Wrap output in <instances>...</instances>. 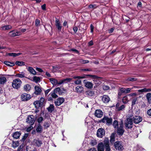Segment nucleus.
Returning a JSON list of instances; mask_svg holds the SVG:
<instances>
[{
	"label": "nucleus",
	"instance_id": "1",
	"mask_svg": "<svg viewBox=\"0 0 151 151\" xmlns=\"http://www.w3.org/2000/svg\"><path fill=\"white\" fill-rule=\"evenodd\" d=\"M22 82L19 78H16L14 80L12 83V87L15 89H18L20 88Z\"/></svg>",
	"mask_w": 151,
	"mask_h": 151
},
{
	"label": "nucleus",
	"instance_id": "2",
	"mask_svg": "<svg viewBox=\"0 0 151 151\" xmlns=\"http://www.w3.org/2000/svg\"><path fill=\"white\" fill-rule=\"evenodd\" d=\"M119 126L116 128V132L119 136L122 135L124 132L123 125L122 122L119 124Z\"/></svg>",
	"mask_w": 151,
	"mask_h": 151
},
{
	"label": "nucleus",
	"instance_id": "3",
	"mask_svg": "<svg viewBox=\"0 0 151 151\" xmlns=\"http://www.w3.org/2000/svg\"><path fill=\"white\" fill-rule=\"evenodd\" d=\"M31 98V95L29 94L23 93L21 95V98L23 101H27L29 100Z\"/></svg>",
	"mask_w": 151,
	"mask_h": 151
},
{
	"label": "nucleus",
	"instance_id": "4",
	"mask_svg": "<svg viewBox=\"0 0 151 151\" xmlns=\"http://www.w3.org/2000/svg\"><path fill=\"white\" fill-rule=\"evenodd\" d=\"M103 122L106 123L107 125H111L112 124V119L111 118H109L107 117H104L102 119Z\"/></svg>",
	"mask_w": 151,
	"mask_h": 151
},
{
	"label": "nucleus",
	"instance_id": "5",
	"mask_svg": "<svg viewBox=\"0 0 151 151\" xmlns=\"http://www.w3.org/2000/svg\"><path fill=\"white\" fill-rule=\"evenodd\" d=\"M26 122L31 124H33L35 122L34 116L33 115H30L28 116L26 119Z\"/></svg>",
	"mask_w": 151,
	"mask_h": 151
},
{
	"label": "nucleus",
	"instance_id": "6",
	"mask_svg": "<svg viewBox=\"0 0 151 151\" xmlns=\"http://www.w3.org/2000/svg\"><path fill=\"white\" fill-rule=\"evenodd\" d=\"M133 122L132 120L129 119H127V121L125 123L126 129H129L132 127Z\"/></svg>",
	"mask_w": 151,
	"mask_h": 151
},
{
	"label": "nucleus",
	"instance_id": "7",
	"mask_svg": "<svg viewBox=\"0 0 151 151\" xmlns=\"http://www.w3.org/2000/svg\"><path fill=\"white\" fill-rule=\"evenodd\" d=\"M105 131L102 128L99 129L97 132V135L99 137L101 138L104 135Z\"/></svg>",
	"mask_w": 151,
	"mask_h": 151
},
{
	"label": "nucleus",
	"instance_id": "8",
	"mask_svg": "<svg viewBox=\"0 0 151 151\" xmlns=\"http://www.w3.org/2000/svg\"><path fill=\"white\" fill-rule=\"evenodd\" d=\"M64 100V99L63 98L59 97L55 101L54 103L56 106H59L63 103Z\"/></svg>",
	"mask_w": 151,
	"mask_h": 151
},
{
	"label": "nucleus",
	"instance_id": "9",
	"mask_svg": "<svg viewBox=\"0 0 151 151\" xmlns=\"http://www.w3.org/2000/svg\"><path fill=\"white\" fill-rule=\"evenodd\" d=\"M101 97L102 101L104 103H108L110 101V98L108 95H104Z\"/></svg>",
	"mask_w": 151,
	"mask_h": 151
},
{
	"label": "nucleus",
	"instance_id": "10",
	"mask_svg": "<svg viewBox=\"0 0 151 151\" xmlns=\"http://www.w3.org/2000/svg\"><path fill=\"white\" fill-rule=\"evenodd\" d=\"M114 146L116 150H122L123 147L119 142H116L114 143Z\"/></svg>",
	"mask_w": 151,
	"mask_h": 151
},
{
	"label": "nucleus",
	"instance_id": "11",
	"mask_svg": "<svg viewBox=\"0 0 151 151\" xmlns=\"http://www.w3.org/2000/svg\"><path fill=\"white\" fill-rule=\"evenodd\" d=\"M35 91L34 93L37 95H39L42 92L41 88L39 86H36L34 88Z\"/></svg>",
	"mask_w": 151,
	"mask_h": 151
},
{
	"label": "nucleus",
	"instance_id": "12",
	"mask_svg": "<svg viewBox=\"0 0 151 151\" xmlns=\"http://www.w3.org/2000/svg\"><path fill=\"white\" fill-rule=\"evenodd\" d=\"M95 115V116L98 118L101 117L103 115V113L100 110H96Z\"/></svg>",
	"mask_w": 151,
	"mask_h": 151
},
{
	"label": "nucleus",
	"instance_id": "13",
	"mask_svg": "<svg viewBox=\"0 0 151 151\" xmlns=\"http://www.w3.org/2000/svg\"><path fill=\"white\" fill-rule=\"evenodd\" d=\"M72 78H67L60 81L59 85L63 83H66L70 82L71 81Z\"/></svg>",
	"mask_w": 151,
	"mask_h": 151
},
{
	"label": "nucleus",
	"instance_id": "14",
	"mask_svg": "<svg viewBox=\"0 0 151 151\" xmlns=\"http://www.w3.org/2000/svg\"><path fill=\"white\" fill-rule=\"evenodd\" d=\"M142 118L141 117L139 116H135L132 120L134 123L135 124H138L142 121Z\"/></svg>",
	"mask_w": 151,
	"mask_h": 151
},
{
	"label": "nucleus",
	"instance_id": "15",
	"mask_svg": "<svg viewBox=\"0 0 151 151\" xmlns=\"http://www.w3.org/2000/svg\"><path fill=\"white\" fill-rule=\"evenodd\" d=\"M104 143L102 142L99 143L97 145V149L98 151H104Z\"/></svg>",
	"mask_w": 151,
	"mask_h": 151
},
{
	"label": "nucleus",
	"instance_id": "16",
	"mask_svg": "<svg viewBox=\"0 0 151 151\" xmlns=\"http://www.w3.org/2000/svg\"><path fill=\"white\" fill-rule=\"evenodd\" d=\"M104 145L106 149V151H110V149L109 146V142L108 140L104 141Z\"/></svg>",
	"mask_w": 151,
	"mask_h": 151
},
{
	"label": "nucleus",
	"instance_id": "17",
	"mask_svg": "<svg viewBox=\"0 0 151 151\" xmlns=\"http://www.w3.org/2000/svg\"><path fill=\"white\" fill-rule=\"evenodd\" d=\"M55 25L58 30L61 31L62 27L61 26L60 22L58 19H56L55 21Z\"/></svg>",
	"mask_w": 151,
	"mask_h": 151
},
{
	"label": "nucleus",
	"instance_id": "18",
	"mask_svg": "<svg viewBox=\"0 0 151 151\" xmlns=\"http://www.w3.org/2000/svg\"><path fill=\"white\" fill-rule=\"evenodd\" d=\"M12 27L11 25H6L2 26L1 27V29L2 30L6 31L11 29Z\"/></svg>",
	"mask_w": 151,
	"mask_h": 151
},
{
	"label": "nucleus",
	"instance_id": "19",
	"mask_svg": "<svg viewBox=\"0 0 151 151\" xmlns=\"http://www.w3.org/2000/svg\"><path fill=\"white\" fill-rule=\"evenodd\" d=\"M85 94L87 96L90 97L93 96L94 95V93L93 91L88 90L85 92Z\"/></svg>",
	"mask_w": 151,
	"mask_h": 151
},
{
	"label": "nucleus",
	"instance_id": "20",
	"mask_svg": "<svg viewBox=\"0 0 151 151\" xmlns=\"http://www.w3.org/2000/svg\"><path fill=\"white\" fill-rule=\"evenodd\" d=\"M50 80L51 83L53 85H60L59 84L60 81H58L57 80L54 78H50Z\"/></svg>",
	"mask_w": 151,
	"mask_h": 151
},
{
	"label": "nucleus",
	"instance_id": "21",
	"mask_svg": "<svg viewBox=\"0 0 151 151\" xmlns=\"http://www.w3.org/2000/svg\"><path fill=\"white\" fill-rule=\"evenodd\" d=\"M33 143L34 145L38 147L41 146L42 144V141L39 139H35L34 140Z\"/></svg>",
	"mask_w": 151,
	"mask_h": 151
},
{
	"label": "nucleus",
	"instance_id": "22",
	"mask_svg": "<svg viewBox=\"0 0 151 151\" xmlns=\"http://www.w3.org/2000/svg\"><path fill=\"white\" fill-rule=\"evenodd\" d=\"M34 104L36 108H38L39 107L42 106L43 105L39 101H35L34 103Z\"/></svg>",
	"mask_w": 151,
	"mask_h": 151
},
{
	"label": "nucleus",
	"instance_id": "23",
	"mask_svg": "<svg viewBox=\"0 0 151 151\" xmlns=\"http://www.w3.org/2000/svg\"><path fill=\"white\" fill-rule=\"evenodd\" d=\"M27 78L30 80V79L29 78ZM31 80L35 82L36 83H37L38 82H40V77L35 76L33 78V80H32L31 79Z\"/></svg>",
	"mask_w": 151,
	"mask_h": 151
},
{
	"label": "nucleus",
	"instance_id": "24",
	"mask_svg": "<svg viewBox=\"0 0 151 151\" xmlns=\"http://www.w3.org/2000/svg\"><path fill=\"white\" fill-rule=\"evenodd\" d=\"M83 90V88L81 86H78L76 88V91L79 93H81Z\"/></svg>",
	"mask_w": 151,
	"mask_h": 151
},
{
	"label": "nucleus",
	"instance_id": "25",
	"mask_svg": "<svg viewBox=\"0 0 151 151\" xmlns=\"http://www.w3.org/2000/svg\"><path fill=\"white\" fill-rule=\"evenodd\" d=\"M23 88L25 91H29L31 90V87L29 84H26L24 86Z\"/></svg>",
	"mask_w": 151,
	"mask_h": 151
},
{
	"label": "nucleus",
	"instance_id": "26",
	"mask_svg": "<svg viewBox=\"0 0 151 151\" xmlns=\"http://www.w3.org/2000/svg\"><path fill=\"white\" fill-rule=\"evenodd\" d=\"M27 70L28 71H29L31 74L34 75H35L36 74V72L35 70L32 67H29L27 69Z\"/></svg>",
	"mask_w": 151,
	"mask_h": 151
},
{
	"label": "nucleus",
	"instance_id": "27",
	"mask_svg": "<svg viewBox=\"0 0 151 151\" xmlns=\"http://www.w3.org/2000/svg\"><path fill=\"white\" fill-rule=\"evenodd\" d=\"M6 81V79L5 77L2 76L0 77V84H4Z\"/></svg>",
	"mask_w": 151,
	"mask_h": 151
},
{
	"label": "nucleus",
	"instance_id": "28",
	"mask_svg": "<svg viewBox=\"0 0 151 151\" xmlns=\"http://www.w3.org/2000/svg\"><path fill=\"white\" fill-rule=\"evenodd\" d=\"M15 76L16 77H19V78H23L25 77V73L23 72H22L19 73L17 74Z\"/></svg>",
	"mask_w": 151,
	"mask_h": 151
},
{
	"label": "nucleus",
	"instance_id": "29",
	"mask_svg": "<svg viewBox=\"0 0 151 151\" xmlns=\"http://www.w3.org/2000/svg\"><path fill=\"white\" fill-rule=\"evenodd\" d=\"M48 111L50 112H52L54 109V106L53 104H50L49 106L47 108Z\"/></svg>",
	"mask_w": 151,
	"mask_h": 151
},
{
	"label": "nucleus",
	"instance_id": "30",
	"mask_svg": "<svg viewBox=\"0 0 151 151\" xmlns=\"http://www.w3.org/2000/svg\"><path fill=\"white\" fill-rule=\"evenodd\" d=\"M42 130V127L40 124H38L36 130L37 132H41Z\"/></svg>",
	"mask_w": 151,
	"mask_h": 151
},
{
	"label": "nucleus",
	"instance_id": "31",
	"mask_svg": "<svg viewBox=\"0 0 151 151\" xmlns=\"http://www.w3.org/2000/svg\"><path fill=\"white\" fill-rule=\"evenodd\" d=\"M85 86L88 88H91L93 87L92 83L90 82H85Z\"/></svg>",
	"mask_w": 151,
	"mask_h": 151
},
{
	"label": "nucleus",
	"instance_id": "32",
	"mask_svg": "<svg viewBox=\"0 0 151 151\" xmlns=\"http://www.w3.org/2000/svg\"><path fill=\"white\" fill-rule=\"evenodd\" d=\"M146 98L149 104L151 103V93H147L146 95Z\"/></svg>",
	"mask_w": 151,
	"mask_h": 151
},
{
	"label": "nucleus",
	"instance_id": "33",
	"mask_svg": "<svg viewBox=\"0 0 151 151\" xmlns=\"http://www.w3.org/2000/svg\"><path fill=\"white\" fill-rule=\"evenodd\" d=\"M22 53H9L8 54V55L10 56H13L15 57L17 56H19Z\"/></svg>",
	"mask_w": 151,
	"mask_h": 151
},
{
	"label": "nucleus",
	"instance_id": "34",
	"mask_svg": "<svg viewBox=\"0 0 151 151\" xmlns=\"http://www.w3.org/2000/svg\"><path fill=\"white\" fill-rule=\"evenodd\" d=\"M122 93H126V89L124 88H122L120 89L118 93V95L121 96Z\"/></svg>",
	"mask_w": 151,
	"mask_h": 151
},
{
	"label": "nucleus",
	"instance_id": "35",
	"mask_svg": "<svg viewBox=\"0 0 151 151\" xmlns=\"http://www.w3.org/2000/svg\"><path fill=\"white\" fill-rule=\"evenodd\" d=\"M8 36L10 37H14L16 36L15 30L10 31L8 34Z\"/></svg>",
	"mask_w": 151,
	"mask_h": 151
},
{
	"label": "nucleus",
	"instance_id": "36",
	"mask_svg": "<svg viewBox=\"0 0 151 151\" xmlns=\"http://www.w3.org/2000/svg\"><path fill=\"white\" fill-rule=\"evenodd\" d=\"M4 63L7 65L11 67L15 65L14 63L13 62H11L8 61H4Z\"/></svg>",
	"mask_w": 151,
	"mask_h": 151
},
{
	"label": "nucleus",
	"instance_id": "37",
	"mask_svg": "<svg viewBox=\"0 0 151 151\" xmlns=\"http://www.w3.org/2000/svg\"><path fill=\"white\" fill-rule=\"evenodd\" d=\"M54 92L57 93L58 92L59 94L60 95L62 93V91L60 89V88L59 87H58L55 88L53 91Z\"/></svg>",
	"mask_w": 151,
	"mask_h": 151
},
{
	"label": "nucleus",
	"instance_id": "38",
	"mask_svg": "<svg viewBox=\"0 0 151 151\" xmlns=\"http://www.w3.org/2000/svg\"><path fill=\"white\" fill-rule=\"evenodd\" d=\"M20 133L18 132H16L14 133L13 137L14 138L17 139L19 137Z\"/></svg>",
	"mask_w": 151,
	"mask_h": 151
},
{
	"label": "nucleus",
	"instance_id": "39",
	"mask_svg": "<svg viewBox=\"0 0 151 151\" xmlns=\"http://www.w3.org/2000/svg\"><path fill=\"white\" fill-rule=\"evenodd\" d=\"M118 122L117 121L114 120L113 122L112 125L115 128H117L118 127Z\"/></svg>",
	"mask_w": 151,
	"mask_h": 151
},
{
	"label": "nucleus",
	"instance_id": "40",
	"mask_svg": "<svg viewBox=\"0 0 151 151\" xmlns=\"http://www.w3.org/2000/svg\"><path fill=\"white\" fill-rule=\"evenodd\" d=\"M127 81H135L137 80V79L136 78L129 77L127 79Z\"/></svg>",
	"mask_w": 151,
	"mask_h": 151
},
{
	"label": "nucleus",
	"instance_id": "41",
	"mask_svg": "<svg viewBox=\"0 0 151 151\" xmlns=\"http://www.w3.org/2000/svg\"><path fill=\"white\" fill-rule=\"evenodd\" d=\"M15 64L18 66H22L24 65V63L22 61H17Z\"/></svg>",
	"mask_w": 151,
	"mask_h": 151
},
{
	"label": "nucleus",
	"instance_id": "42",
	"mask_svg": "<svg viewBox=\"0 0 151 151\" xmlns=\"http://www.w3.org/2000/svg\"><path fill=\"white\" fill-rule=\"evenodd\" d=\"M56 93L53 91L50 93V94L53 98L55 99L58 97V95Z\"/></svg>",
	"mask_w": 151,
	"mask_h": 151
},
{
	"label": "nucleus",
	"instance_id": "43",
	"mask_svg": "<svg viewBox=\"0 0 151 151\" xmlns=\"http://www.w3.org/2000/svg\"><path fill=\"white\" fill-rule=\"evenodd\" d=\"M93 81L95 84L98 85L101 83V81L98 79H95Z\"/></svg>",
	"mask_w": 151,
	"mask_h": 151
},
{
	"label": "nucleus",
	"instance_id": "44",
	"mask_svg": "<svg viewBox=\"0 0 151 151\" xmlns=\"http://www.w3.org/2000/svg\"><path fill=\"white\" fill-rule=\"evenodd\" d=\"M137 99L138 98L137 97H133L132 98V105H135L136 103V102L137 100Z\"/></svg>",
	"mask_w": 151,
	"mask_h": 151
},
{
	"label": "nucleus",
	"instance_id": "45",
	"mask_svg": "<svg viewBox=\"0 0 151 151\" xmlns=\"http://www.w3.org/2000/svg\"><path fill=\"white\" fill-rule=\"evenodd\" d=\"M123 103L126 104L128 102V98L127 96H125L122 99Z\"/></svg>",
	"mask_w": 151,
	"mask_h": 151
},
{
	"label": "nucleus",
	"instance_id": "46",
	"mask_svg": "<svg viewBox=\"0 0 151 151\" xmlns=\"http://www.w3.org/2000/svg\"><path fill=\"white\" fill-rule=\"evenodd\" d=\"M115 140L114 134H112L110 136V142H114Z\"/></svg>",
	"mask_w": 151,
	"mask_h": 151
},
{
	"label": "nucleus",
	"instance_id": "47",
	"mask_svg": "<svg viewBox=\"0 0 151 151\" xmlns=\"http://www.w3.org/2000/svg\"><path fill=\"white\" fill-rule=\"evenodd\" d=\"M125 106L124 105H121L120 107H117V110L119 111L120 110H123L124 109Z\"/></svg>",
	"mask_w": 151,
	"mask_h": 151
},
{
	"label": "nucleus",
	"instance_id": "48",
	"mask_svg": "<svg viewBox=\"0 0 151 151\" xmlns=\"http://www.w3.org/2000/svg\"><path fill=\"white\" fill-rule=\"evenodd\" d=\"M92 146H94L97 144L96 141L95 140H91L90 142Z\"/></svg>",
	"mask_w": 151,
	"mask_h": 151
},
{
	"label": "nucleus",
	"instance_id": "49",
	"mask_svg": "<svg viewBox=\"0 0 151 151\" xmlns=\"http://www.w3.org/2000/svg\"><path fill=\"white\" fill-rule=\"evenodd\" d=\"M97 7L96 5L95 4H90L88 6L89 8H93L94 9H96Z\"/></svg>",
	"mask_w": 151,
	"mask_h": 151
},
{
	"label": "nucleus",
	"instance_id": "50",
	"mask_svg": "<svg viewBox=\"0 0 151 151\" xmlns=\"http://www.w3.org/2000/svg\"><path fill=\"white\" fill-rule=\"evenodd\" d=\"M138 91L139 93H144L146 92V88H144L142 89H139L138 90Z\"/></svg>",
	"mask_w": 151,
	"mask_h": 151
},
{
	"label": "nucleus",
	"instance_id": "51",
	"mask_svg": "<svg viewBox=\"0 0 151 151\" xmlns=\"http://www.w3.org/2000/svg\"><path fill=\"white\" fill-rule=\"evenodd\" d=\"M40 21L39 20L36 19L35 20V25L36 26H38L40 25Z\"/></svg>",
	"mask_w": 151,
	"mask_h": 151
},
{
	"label": "nucleus",
	"instance_id": "52",
	"mask_svg": "<svg viewBox=\"0 0 151 151\" xmlns=\"http://www.w3.org/2000/svg\"><path fill=\"white\" fill-rule=\"evenodd\" d=\"M83 76H85L86 77L85 78H87L88 77L94 78L95 77V76L91 75H83Z\"/></svg>",
	"mask_w": 151,
	"mask_h": 151
},
{
	"label": "nucleus",
	"instance_id": "53",
	"mask_svg": "<svg viewBox=\"0 0 151 151\" xmlns=\"http://www.w3.org/2000/svg\"><path fill=\"white\" fill-rule=\"evenodd\" d=\"M109 87L106 85H104L103 87V88L104 90H107L109 89Z\"/></svg>",
	"mask_w": 151,
	"mask_h": 151
},
{
	"label": "nucleus",
	"instance_id": "54",
	"mask_svg": "<svg viewBox=\"0 0 151 151\" xmlns=\"http://www.w3.org/2000/svg\"><path fill=\"white\" fill-rule=\"evenodd\" d=\"M43 120V118L42 117H39L37 119V122L40 123L42 122Z\"/></svg>",
	"mask_w": 151,
	"mask_h": 151
},
{
	"label": "nucleus",
	"instance_id": "55",
	"mask_svg": "<svg viewBox=\"0 0 151 151\" xmlns=\"http://www.w3.org/2000/svg\"><path fill=\"white\" fill-rule=\"evenodd\" d=\"M86 77L85 76H75L74 77V78L75 79L76 78H78V79H83L86 78Z\"/></svg>",
	"mask_w": 151,
	"mask_h": 151
},
{
	"label": "nucleus",
	"instance_id": "56",
	"mask_svg": "<svg viewBox=\"0 0 151 151\" xmlns=\"http://www.w3.org/2000/svg\"><path fill=\"white\" fill-rule=\"evenodd\" d=\"M74 83L76 84L79 85V84H80L81 83V82L80 80H78L76 81H75Z\"/></svg>",
	"mask_w": 151,
	"mask_h": 151
},
{
	"label": "nucleus",
	"instance_id": "57",
	"mask_svg": "<svg viewBox=\"0 0 151 151\" xmlns=\"http://www.w3.org/2000/svg\"><path fill=\"white\" fill-rule=\"evenodd\" d=\"M43 126L46 128L48 127H49V124L47 122H45L43 124Z\"/></svg>",
	"mask_w": 151,
	"mask_h": 151
},
{
	"label": "nucleus",
	"instance_id": "58",
	"mask_svg": "<svg viewBox=\"0 0 151 151\" xmlns=\"http://www.w3.org/2000/svg\"><path fill=\"white\" fill-rule=\"evenodd\" d=\"M90 28L91 29V32L93 33V31L94 27L93 26L92 24H91L90 26Z\"/></svg>",
	"mask_w": 151,
	"mask_h": 151
},
{
	"label": "nucleus",
	"instance_id": "59",
	"mask_svg": "<svg viewBox=\"0 0 151 151\" xmlns=\"http://www.w3.org/2000/svg\"><path fill=\"white\" fill-rule=\"evenodd\" d=\"M134 118V117H133V115H131L129 114V115H128V118H127V119H129L131 120H132H132H133Z\"/></svg>",
	"mask_w": 151,
	"mask_h": 151
},
{
	"label": "nucleus",
	"instance_id": "60",
	"mask_svg": "<svg viewBox=\"0 0 151 151\" xmlns=\"http://www.w3.org/2000/svg\"><path fill=\"white\" fill-rule=\"evenodd\" d=\"M82 71H92V70L91 68H86V69H81Z\"/></svg>",
	"mask_w": 151,
	"mask_h": 151
},
{
	"label": "nucleus",
	"instance_id": "61",
	"mask_svg": "<svg viewBox=\"0 0 151 151\" xmlns=\"http://www.w3.org/2000/svg\"><path fill=\"white\" fill-rule=\"evenodd\" d=\"M89 62V61L88 60H82L81 61L83 64H85L88 63Z\"/></svg>",
	"mask_w": 151,
	"mask_h": 151
},
{
	"label": "nucleus",
	"instance_id": "62",
	"mask_svg": "<svg viewBox=\"0 0 151 151\" xmlns=\"http://www.w3.org/2000/svg\"><path fill=\"white\" fill-rule=\"evenodd\" d=\"M15 33L16 34V36H19L21 35V33L19 31H17L15 32Z\"/></svg>",
	"mask_w": 151,
	"mask_h": 151
},
{
	"label": "nucleus",
	"instance_id": "63",
	"mask_svg": "<svg viewBox=\"0 0 151 151\" xmlns=\"http://www.w3.org/2000/svg\"><path fill=\"white\" fill-rule=\"evenodd\" d=\"M131 90V88H127L126 89V93H129Z\"/></svg>",
	"mask_w": 151,
	"mask_h": 151
},
{
	"label": "nucleus",
	"instance_id": "64",
	"mask_svg": "<svg viewBox=\"0 0 151 151\" xmlns=\"http://www.w3.org/2000/svg\"><path fill=\"white\" fill-rule=\"evenodd\" d=\"M129 18L127 17V16H125L123 18V19L125 20V21L127 22H128L129 21Z\"/></svg>",
	"mask_w": 151,
	"mask_h": 151
}]
</instances>
